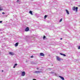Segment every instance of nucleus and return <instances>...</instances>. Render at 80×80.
<instances>
[{"label":"nucleus","instance_id":"f257e3e1","mask_svg":"<svg viewBox=\"0 0 80 80\" xmlns=\"http://www.w3.org/2000/svg\"><path fill=\"white\" fill-rule=\"evenodd\" d=\"M56 58L57 60H58V61H60V60H63L62 58H60V57H58V56L56 57Z\"/></svg>","mask_w":80,"mask_h":80},{"label":"nucleus","instance_id":"f03ea898","mask_svg":"<svg viewBox=\"0 0 80 80\" xmlns=\"http://www.w3.org/2000/svg\"><path fill=\"white\" fill-rule=\"evenodd\" d=\"M72 10H74V11H75L76 10V12H77V10H78V7H76L75 8V7H73L72 8Z\"/></svg>","mask_w":80,"mask_h":80},{"label":"nucleus","instance_id":"7ed1b4c3","mask_svg":"<svg viewBox=\"0 0 80 80\" xmlns=\"http://www.w3.org/2000/svg\"><path fill=\"white\" fill-rule=\"evenodd\" d=\"M29 30V28L28 27H27L25 29V32H28Z\"/></svg>","mask_w":80,"mask_h":80},{"label":"nucleus","instance_id":"20e7f679","mask_svg":"<svg viewBox=\"0 0 80 80\" xmlns=\"http://www.w3.org/2000/svg\"><path fill=\"white\" fill-rule=\"evenodd\" d=\"M25 72H22V76H25Z\"/></svg>","mask_w":80,"mask_h":80},{"label":"nucleus","instance_id":"39448f33","mask_svg":"<svg viewBox=\"0 0 80 80\" xmlns=\"http://www.w3.org/2000/svg\"><path fill=\"white\" fill-rule=\"evenodd\" d=\"M40 56H42V57H44L45 56V54L43 53H41L40 54Z\"/></svg>","mask_w":80,"mask_h":80},{"label":"nucleus","instance_id":"423d86ee","mask_svg":"<svg viewBox=\"0 0 80 80\" xmlns=\"http://www.w3.org/2000/svg\"><path fill=\"white\" fill-rule=\"evenodd\" d=\"M59 77H60V78H61L62 80H64V78L63 77L59 76Z\"/></svg>","mask_w":80,"mask_h":80},{"label":"nucleus","instance_id":"0eeeda50","mask_svg":"<svg viewBox=\"0 0 80 80\" xmlns=\"http://www.w3.org/2000/svg\"><path fill=\"white\" fill-rule=\"evenodd\" d=\"M9 54L11 55H13L14 53L13 52H9Z\"/></svg>","mask_w":80,"mask_h":80},{"label":"nucleus","instance_id":"6e6552de","mask_svg":"<svg viewBox=\"0 0 80 80\" xmlns=\"http://www.w3.org/2000/svg\"><path fill=\"white\" fill-rule=\"evenodd\" d=\"M60 54L61 55H63L64 57H66V55L63 54L62 53H60Z\"/></svg>","mask_w":80,"mask_h":80},{"label":"nucleus","instance_id":"1a4fd4ad","mask_svg":"<svg viewBox=\"0 0 80 80\" xmlns=\"http://www.w3.org/2000/svg\"><path fill=\"white\" fill-rule=\"evenodd\" d=\"M51 73L53 74V75H57V73L54 72H51Z\"/></svg>","mask_w":80,"mask_h":80},{"label":"nucleus","instance_id":"9d476101","mask_svg":"<svg viewBox=\"0 0 80 80\" xmlns=\"http://www.w3.org/2000/svg\"><path fill=\"white\" fill-rule=\"evenodd\" d=\"M29 13L32 15H33V13H32V11H30L29 12Z\"/></svg>","mask_w":80,"mask_h":80},{"label":"nucleus","instance_id":"9b49d317","mask_svg":"<svg viewBox=\"0 0 80 80\" xmlns=\"http://www.w3.org/2000/svg\"><path fill=\"white\" fill-rule=\"evenodd\" d=\"M20 0H18L17 1V2L18 3H20Z\"/></svg>","mask_w":80,"mask_h":80},{"label":"nucleus","instance_id":"f8f14e48","mask_svg":"<svg viewBox=\"0 0 80 80\" xmlns=\"http://www.w3.org/2000/svg\"><path fill=\"white\" fill-rule=\"evenodd\" d=\"M66 11L68 15L69 14V12H68V11L67 10H66Z\"/></svg>","mask_w":80,"mask_h":80},{"label":"nucleus","instance_id":"ddd939ff","mask_svg":"<svg viewBox=\"0 0 80 80\" xmlns=\"http://www.w3.org/2000/svg\"><path fill=\"white\" fill-rule=\"evenodd\" d=\"M18 43H15V46L16 47H17V46H18Z\"/></svg>","mask_w":80,"mask_h":80},{"label":"nucleus","instance_id":"4468645a","mask_svg":"<svg viewBox=\"0 0 80 80\" xmlns=\"http://www.w3.org/2000/svg\"><path fill=\"white\" fill-rule=\"evenodd\" d=\"M40 71H36L35 72H34V73H40Z\"/></svg>","mask_w":80,"mask_h":80},{"label":"nucleus","instance_id":"2eb2a0df","mask_svg":"<svg viewBox=\"0 0 80 80\" xmlns=\"http://www.w3.org/2000/svg\"><path fill=\"white\" fill-rule=\"evenodd\" d=\"M47 17V15H45V16H44V19H46V18Z\"/></svg>","mask_w":80,"mask_h":80},{"label":"nucleus","instance_id":"dca6fc26","mask_svg":"<svg viewBox=\"0 0 80 80\" xmlns=\"http://www.w3.org/2000/svg\"><path fill=\"white\" fill-rule=\"evenodd\" d=\"M62 18L61 19L59 20V22H62Z\"/></svg>","mask_w":80,"mask_h":80},{"label":"nucleus","instance_id":"f3484780","mask_svg":"<svg viewBox=\"0 0 80 80\" xmlns=\"http://www.w3.org/2000/svg\"><path fill=\"white\" fill-rule=\"evenodd\" d=\"M2 10V7H0V11Z\"/></svg>","mask_w":80,"mask_h":80},{"label":"nucleus","instance_id":"a211bd4d","mask_svg":"<svg viewBox=\"0 0 80 80\" xmlns=\"http://www.w3.org/2000/svg\"><path fill=\"white\" fill-rule=\"evenodd\" d=\"M17 63L15 64L14 65V66H15V67H16V66H17Z\"/></svg>","mask_w":80,"mask_h":80},{"label":"nucleus","instance_id":"6ab92c4d","mask_svg":"<svg viewBox=\"0 0 80 80\" xmlns=\"http://www.w3.org/2000/svg\"><path fill=\"white\" fill-rule=\"evenodd\" d=\"M45 38H46L45 36H44L43 37V39H45Z\"/></svg>","mask_w":80,"mask_h":80},{"label":"nucleus","instance_id":"aec40b11","mask_svg":"<svg viewBox=\"0 0 80 80\" xmlns=\"http://www.w3.org/2000/svg\"><path fill=\"white\" fill-rule=\"evenodd\" d=\"M2 14H3V15H4V14H5V12H2Z\"/></svg>","mask_w":80,"mask_h":80},{"label":"nucleus","instance_id":"412c9836","mask_svg":"<svg viewBox=\"0 0 80 80\" xmlns=\"http://www.w3.org/2000/svg\"><path fill=\"white\" fill-rule=\"evenodd\" d=\"M78 49H80V46L78 47Z\"/></svg>","mask_w":80,"mask_h":80},{"label":"nucleus","instance_id":"4be33fe9","mask_svg":"<svg viewBox=\"0 0 80 80\" xmlns=\"http://www.w3.org/2000/svg\"><path fill=\"white\" fill-rule=\"evenodd\" d=\"M31 58H33V56H31Z\"/></svg>","mask_w":80,"mask_h":80},{"label":"nucleus","instance_id":"5701e85b","mask_svg":"<svg viewBox=\"0 0 80 80\" xmlns=\"http://www.w3.org/2000/svg\"><path fill=\"white\" fill-rule=\"evenodd\" d=\"M2 22L3 21H0V23H2Z\"/></svg>","mask_w":80,"mask_h":80},{"label":"nucleus","instance_id":"b1692460","mask_svg":"<svg viewBox=\"0 0 80 80\" xmlns=\"http://www.w3.org/2000/svg\"><path fill=\"white\" fill-rule=\"evenodd\" d=\"M13 68H15V66L13 67Z\"/></svg>","mask_w":80,"mask_h":80},{"label":"nucleus","instance_id":"393cba45","mask_svg":"<svg viewBox=\"0 0 80 80\" xmlns=\"http://www.w3.org/2000/svg\"><path fill=\"white\" fill-rule=\"evenodd\" d=\"M2 72H3V70H2Z\"/></svg>","mask_w":80,"mask_h":80},{"label":"nucleus","instance_id":"a878e982","mask_svg":"<svg viewBox=\"0 0 80 80\" xmlns=\"http://www.w3.org/2000/svg\"><path fill=\"white\" fill-rule=\"evenodd\" d=\"M60 40H62V38H61Z\"/></svg>","mask_w":80,"mask_h":80},{"label":"nucleus","instance_id":"bb28decb","mask_svg":"<svg viewBox=\"0 0 80 80\" xmlns=\"http://www.w3.org/2000/svg\"><path fill=\"white\" fill-rule=\"evenodd\" d=\"M2 30V29H0V31H1Z\"/></svg>","mask_w":80,"mask_h":80},{"label":"nucleus","instance_id":"cd10ccee","mask_svg":"<svg viewBox=\"0 0 80 80\" xmlns=\"http://www.w3.org/2000/svg\"><path fill=\"white\" fill-rule=\"evenodd\" d=\"M49 69H50V70H51L52 69H51V68H50Z\"/></svg>","mask_w":80,"mask_h":80},{"label":"nucleus","instance_id":"c85d7f7f","mask_svg":"<svg viewBox=\"0 0 80 80\" xmlns=\"http://www.w3.org/2000/svg\"><path fill=\"white\" fill-rule=\"evenodd\" d=\"M53 64H52V66H53Z\"/></svg>","mask_w":80,"mask_h":80}]
</instances>
